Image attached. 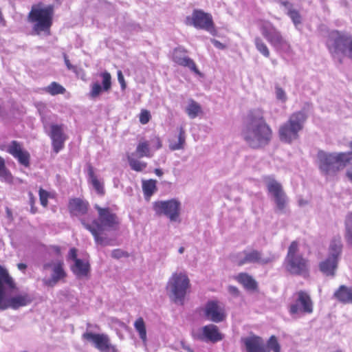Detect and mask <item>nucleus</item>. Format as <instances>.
I'll return each mask as SVG.
<instances>
[{"instance_id": "de8ad7c7", "label": "nucleus", "mask_w": 352, "mask_h": 352, "mask_svg": "<svg viewBox=\"0 0 352 352\" xmlns=\"http://www.w3.org/2000/svg\"><path fill=\"white\" fill-rule=\"evenodd\" d=\"M29 196H30V204L31 206L30 212L32 214H35L37 211V208L34 206V204H35L34 197L31 192H29Z\"/></svg>"}, {"instance_id": "a878e982", "label": "nucleus", "mask_w": 352, "mask_h": 352, "mask_svg": "<svg viewBox=\"0 0 352 352\" xmlns=\"http://www.w3.org/2000/svg\"><path fill=\"white\" fill-rule=\"evenodd\" d=\"M223 335L219 332L217 326L213 324L205 325L201 329V334L197 336V339L210 341L215 343L223 340Z\"/></svg>"}, {"instance_id": "c9c22d12", "label": "nucleus", "mask_w": 352, "mask_h": 352, "mask_svg": "<svg viewBox=\"0 0 352 352\" xmlns=\"http://www.w3.org/2000/svg\"><path fill=\"white\" fill-rule=\"evenodd\" d=\"M265 349H268V352H281V346L278 338L274 335L271 336L267 340Z\"/></svg>"}, {"instance_id": "c03bdc74", "label": "nucleus", "mask_w": 352, "mask_h": 352, "mask_svg": "<svg viewBox=\"0 0 352 352\" xmlns=\"http://www.w3.org/2000/svg\"><path fill=\"white\" fill-rule=\"evenodd\" d=\"M151 118L149 111L146 109H142L139 115L140 122L142 124H147Z\"/></svg>"}, {"instance_id": "4c0bfd02", "label": "nucleus", "mask_w": 352, "mask_h": 352, "mask_svg": "<svg viewBox=\"0 0 352 352\" xmlns=\"http://www.w3.org/2000/svg\"><path fill=\"white\" fill-rule=\"evenodd\" d=\"M345 239L346 242L352 245V212L349 213L345 220Z\"/></svg>"}, {"instance_id": "ddd939ff", "label": "nucleus", "mask_w": 352, "mask_h": 352, "mask_svg": "<svg viewBox=\"0 0 352 352\" xmlns=\"http://www.w3.org/2000/svg\"><path fill=\"white\" fill-rule=\"evenodd\" d=\"M244 257L239 258V254L235 256V262L238 266H242L247 263H256L261 265H265L273 263L276 256L271 252H269L266 257L263 256L261 252L252 249L250 251L244 250L243 252Z\"/></svg>"}, {"instance_id": "6e6d98bb", "label": "nucleus", "mask_w": 352, "mask_h": 352, "mask_svg": "<svg viewBox=\"0 0 352 352\" xmlns=\"http://www.w3.org/2000/svg\"><path fill=\"white\" fill-rule=\"evenodd\" d=\"M65 65H66L67 67L69 69H74L73 65L70 63L69 60L67 57L65 58Z\"/></svg>"}, {"instance_id": "49530a36", "label": "nucleus", "mask_w": 352, "mask_h": 352, "mask_svg": "<svg viewBox=\"0 0 352 352\" xmlns=\"http://www.w3.org/2000/svg\"><path fill=\"white\" fill-rule=\"evenodd\" d=\"M111 256L115 258H120L123 256H128V254L121 250L116 249L112 251Z\"/></svg>"}, {"instance_id": "7ed1b4c3", "label": "nucleus", "mask_w": 352, "mask_h": 352, "mask_svg": "<svg viewBox=\"0 0 352 352\" xmlns=\"http://www.w3.org/2000/svg\"><path fill=\"white\" fill-rule=\"evenodd\" d=\"M95 208L98 212V219H94L91 223L86 222L85 219H81V223L91 233L96 243L107 245L106 237L102 236L101 234L104 230H118L120 226V219L109 207L102 208L96 205Z\"/></svg>"}, {"instance_id": "0eeeda50", "label": "nucleus", "mask_w": 352, "mask_h": 352, "mask_svg": "<svg viewBox=\"0 0 352 352\" xmlns=\"http://www.w3.org/2000/svg\"><path fill=\"white\" fill-rule=\"evenodd\" d=\"M307 119V115L304 111L292 113L287 122L279 127L278 136L280 141L290 144L297 140Z\"/></svg>"}, {"instance_id": "a211bd4d", "label": "nucleus", "mask_w": 352, "mask_h": 352, "mask_svg": "<svg viewBox=\"0 0 352 352\" xmlns=\"http://www.w3.org/2000/svg\"><path fill=\"white\" fill-rule=\"evenodd\" d=\"M192 23L197 29L204 30L212 35L217 33L212 15L201 10H194Z\"/></svg>"}, {"instance_id": "e433bc0d", "label": "nucleus", "mask_w": 352, "mask_h": 352, "mask_svg": "<svg viewBox=\"0 0 352 352\" xmlns=\"http://www.w3.org/2000/svg\"><path fill=\"white\" fill-rule=\"evenodd\" d=\"M186 142V135L185 131L182 127L179 129V133L178 135V142L177 143H170L169 144V148L171 151L180 150L184 148V144Z\"/></svg>"}, {"instance_id": "2f4dec72", "label": "nucleus", "mask_w": 352, "mask_h": 352, "mask_svg": "<svg viewBox=\"0 0 352 352\" xmlns=\"http://www.w3.org/2000/svg\"><path fill=\"white\" fill-rule=\"evenodd\" d=\"M142 190L145 197L149 199L151 197L157 190L156 180L148 179L143 181L142 182Z\"/></svg>"}, {"instance_id": "338daca9", "label": "nucleus", "mask_w": 352, "mask_h": 352, "mask_svg": "<svg viewBox=\"0 0 352 352\" xmlns=\"http://www.w3.org/2000/svg\"><path fill=\"white\" fill-rule=\"evenodd\" d=\"M340 63H342V59L340 60Z\"/></svg>"}, {"instance_id": "f3484780", "label": "nucleus", "mask_w": 352, "mask_h": 352, "mask_svg": "<svg viewBox=\"0 0 352 352\" xmlns=\"http://www.w3.org/2000/svg\"><path fill=\"white\" fill-rule=\"evenodd\" d=\"M85 340L91 342L94 346L101 352H116L115 346L112 345L108 335L105 333H94L87 331L82 335Z\"/></svg>"}, {"instance_id": "f257e3e1", "label": "nucleus", "mask_w": 352, "mask_h": 352, "mask_svg": "<svg viewBox=\"0 0 352 352\" xmlns=\"http://www.w3.org/2000/svg\"><path fill=\"white\" fill-rule=\"evenodd\" d=\"M272 130L266 122L261 109L250 111L241 135L252 148L258 149L267 145L272 138Z\"/></svg>"}, {"instance_id": "72a5a7b5", "label": "nucleus", "mask_w": 352, "mask_h": 352, "mask_svg": "<svg viewBox=\"0 0 352 352\" xmlns=\"http://www.w3.org/2000/svg\"><path fill=\"white\" fill-rule=\"evenodd\" d=\"M44 91L52 96H56L65 94L66 89L59 83L52 82L47 87L44 88Z\"/></svg>"}, {"instance_id": "0e129e2a", "label": "nucleus", "mask_w": 352, "mask_h": 352, "mask_svg": "<svg viewBox=\"0 0 352 352\" xmlns=\"http://www.w3.org/2000/svg\"><path fill=\"white\" fill-rule=\"evenodd\" d=\"M283 4L285 6H287L289 4V3H288L287 1H286V2L283 3Z\"/></svg>"}, {"instance_id": "c85d7f7f", "label": "nucleus", "mask_w": 352, "mask_h": 352, "mask_svg": "<svg viewBox=\"0 0 352 352\" xmlns=\"http://www.w3.org/2000/svg\"><path fill=\"white\" fill-rule=\"evenodd\" d=\"M87 174L94 188L99 195H103L104 194L103 184L98 180L95 175L94 167L90 164L87 165Z\"/></svg>"}, {"instance_id": "5701e85b", "label": "nucleus", "mask_w": 352, "mask_h": 352, "mask_svg": "<svg viewBox=\"0 0 352 352\" xmlns=\"http://www.w3.org/2000/svg\"><path fill=\"white\" fill-rule=\"evenodd\" d=\"M67 208L71 216L81 217L87 214L89 204L80 197H73L69 199Z\"/></svg>"}, {"instance_id": "2eb2a0df", "label": "nucleus", "mask_w": 352, "mask_h": 352, "mask_svg": "<svg viewBox=\"0 0 352 352\" xmlns=\"http://www.w3.org/2000/svg\"><path fill=\"white\" fill-rule=\"evenodd\" d=\"M153 208L157 215L164 214L170 221H176L179 216L180 203L175 199L155 201Z\"/></svg>"}, {"instance_id": "e2e57ef3", "label": "nucleus", "mask_w": 352, "mask_h": 352, "mask_svg": "<svg viewBox=\"0 0 352 352\" xmlns=\"http://www.w3.org/2000/svg\"><path fill=\"white\" fill-rule=\"evenodd\" d=\"M349 146L352 150V141L349 142Z\"/></svg>"}, {"instance_id": "7c9ffc66", "label": "nucleus", "mask_w": 352, "mask_h": 352, "mask_svg": "<svg viewBox=\"0 0 352 352\" xmlns=\"http://www.w3.org/2000/svg\"><path fill=\"white\" fill-rule=\"evenodd\" d=\"M135 153L139 157H152L148 142L146 140L140 141L136 147Z\"/></svg>"}, {"instance_id": "4d7b16f0", "label": "nucleus", "mask_w": 352, "mask_h": 352, "mask_svg": "<svg viewBox=\"0 0 352 352\" xmlns=\"http://www.w3.org/2000/svg\"><path fill=\"white\" fill-rule=\"evenodd\" d=\"M157 145H156V149H159L162 147V142L160 140V139L159 138H157Z\"/></svg>"}, {"instance_id": "8fccbe9b", "label": "nucleus", "mask_w": 352, "mask_h": 352, "mask_svg": "<svg viewBox=\"0 0 352 352\" xmlns=\"http://www.w3.org/2000/svg\"><path fill=\"white\" fill-rule=\"evenodd\" d=\"M228 292L230 294L234 296H238L240 294L239 289L236 287L232 285L228 287Z\"/></svg>"}, {"instance_id": "6ab92c4d", "label": "nucleus", "mask_w": 352, "mask_h": 352, "mask_svg": "<svg viewBox=\"0 0 352 352\" xmlns=\"http://www.w3.org/2000/svg\"><path fill=\"white\" fill-rule=\"evenodd\" d=\"M6 151L15 158L18 162L25 167H29L30 165V154L25 150L23 144L16 141L12 140L6 146Z\"/></svg>"}, {"instance_id": "4be33fe9", "label": "nucleus", "mask_w": 352, "mask_h": 352, "mask_svg": "<svg viewBox=\"0 0 352 352\" xmlns=\"http://www.w3.org/2000/svg\"><path fill=\"white\" fill-rule=\"evenodd\" d=\"M50 138L54 151L58 153L63 147L67 136L64 133L63 124H52Z\"/></svg>"}, {"instance_id": "69168bd1", "label": "nucleus", "mask_w": 352, "mask_h": 352, "mask_svg": "<svg viewBox=\"0 0 352 352\" xmlns=\"http://www.w3.org/2000/svg\"><path fill=\"white\" fill-rule=\"evenodd\" d=\"M4 146L0 147L1 150H4Z\"/></svg>"}, {"instance_id": "5fc2aeb1", "label": "nucleus", "mask_w": 352, "mask_h": 352, "mask_svg": "<svg viewBox=\"0 0 352 352\" xmlns=\"http://www.w3.org/2000/svg\"><path fill=\"white\" fill-rule=\"evenodd\" d=\"M17 267L19 270L25 271L27 268V265L23 263H20L17 264Z\"/></svg>"}, {"instance_id": "f8f14e48", "label": "nucleus", "mask_w": 352, "mask_h": 352, "mask_svg": "<svg viewBox=\"0 0 352 352\" xmlns=\"http://www.w3.org/2000/svg\"><path fill=\"white\" fill-rule=\"evenodd\" d=\"M294 302L289 305L288 310L292 316L311 314L314 311V302L308 292L300 290L294 294Z\"/></svg>"}, {"instance_id": "603ef678", "label": "nucleus", "mask_w": 352, "mask_h": 352, "mask_svg": "<svg viewBox=\"0 0 352 352\" xmlns=\"http://www.w3.org/2000/svg\"><path fill=\"white\" fill-rule=\"evenodd\" d=\"M51 250H52L57 255H60V248L58 245H52L50 247Z\"/></svg>"}, {"instance_id": "dca6fc26", "label": "nucleus", "mask_w": 352, "mask_h": 352, "mask_svg": "<svg viewBox=\"0 0 352 352\" xmlns=\"http://www.w3.org/2000/svg\"><path fill=\"white\" fill-rule=\"evenodd\" d=\"M204 313L208 320L219 323L226 320V311L223 303L218 300H209L205 305Z\"/></svg>"}, {"instance_id": "cd10ccee", "label": "nucleus", "mask_w": 352, "mask_h": 352, "mask_svg": "<svg viewBox=\"0 0 352 352\" xmlns=\"http://www.w3.org/2000/svg\"><path fill=\"white\" fill-rule=\"evenodd\" d=\"M235 280L247 289L256 290L258 287L256 281L248 273H239L235 277Z\"/></svg>"}, {"instance_id": "412c9836", "label": "nucleus", "mask_w": 352, "mask_h": 352, "mask_svg": "<svg viewBox=\"0 0 352 352\" xmlns=\"http://www.w3.org/2000/svg\"><path fill=\"white\" fill-rule=\"evenodd\" d=\"M187 53V50L182 47H177L173 50V60L176 64L184 67H188L190 71L194 72L195 74L201 76V73L198 69L195 61L187 56L186 54Z\"/></svg>"}, {"instance_id": "39448f33", "label": "nucleus", "mask_w": 352, "mask_h": 352, "mask_svg": "<svg viewBox=\"0 0 352 352\" xmlns=\"http://www.w3.org/2000/svg\"><path fill=\"white\" fill-rule=\"evenodd\" d=\"M318 167L326 175H336L352 161V151L340 153H318Z\"/></svg>"}, {"instance_id": "f704fd0d", "label": "nucleus", "mask_w": 352, "mask_h": 352, "mask_svg": "<svg viewBox=\"0 0 352 352\" xmlns=\"http://www.w3.org/2000/svg\"><path fill=\"white\" fill-rule=\"evenodd\" d=\"M186 111L188 116L190 118L193 119L201 113V107L197 102L193 100H190L188 107H186Z\"/></svg>"}, {"instance_id": "bb28decb", "label": "nucleus", "mask_w": 352, "mask_h": 352, "mask_svg": "<svg viewBox=\"0 0 352 352\" xmlns=\"http://www.w3.org/2000/svg\"><path fill=\"white\" fill-rule=\"evenodd\" d=\"M333 296L340 302L352 304V288L341 285L335 292Z\"/></svg>"}, {"instance_id": "13d9d810", "label": "nucleus", "mask_w": 352, "mask_h": 352, "mask_svg": "<svg viewBox=\"0 0 352 352\" xmlns=\"http://www.w3.org/2000/svg\"><path fill=\"white\" fill-rule=\"evenodd\" d=\"M155 173L159 177H161L163 175L162 170L160 168H155Z\"/></svg>"}, {"instance_id": "1a4fd4ad", "label": "nucleus", "mask_w": 352, "mask_h": 352, "mask_svg": "<svg viewBox=\"0 0 352 352\" xmlns=\"http://www.w3.org/2000/svg\"><path fill=\"white\" fill-rule=\"evenodd\" d=\"M166 288L170 297L175 303L183 305L184 298L190 288V280L184 273H173L168 280Z\"/></svg>"}, {"instance_id": "aec40b11", "label": "nucleus", "mask_w": 352, "mask_h": 352, "mask_svg": "<svg viewBox=\"0 0 352 352\" xmlns=\"http://www.w3.org/2000/svg\"><path fill=\"white\" fill-rule=\"evenodd\" d=\"M50 267L52 268V275L51 278L44 279L43 283L47 287L55 286L59 280L66 277V273L63 269V262L58 261L56 263L49 262L43 265V268L44 270H47Z\"/></svg>"}, {"instance_id": "20e7f679", "label": "nucleus", "mask_w": 352, "mask_h": 352, "mask_svg": "<svg viewBox=\"0 0 352 352\" xmlns=\"http://www.w3.org/2000/svg\"><path fill=\"white\" fill-rule=\"evenodd\" d=\"M54 6L45 5L40 1L32 6L28 14V21L32 24V32L34 35H51L53 25Z\"/></svg>"}, {"instance_id": "052dcab7", "label": "nucleus", "mask_w": 352, "mask_h": 352, "mask_svg": "<svg viewBox=\"0 0 352 352\" xmlns=\"http://www.w3.org/2000/svg\"><path fill=\"white\" fill-rule=\"evenodd\" d=\"M188 352H194V351L190 349V347H185L184 348Z\"/></svg>"}, {"instance_id": "37998d69", "label": "nucleus", "mask_w": 352, "mask_h": 352, "mask_svg": "<svg viewBox=\"0 0 352 352\" xmlns=\"http://www.w3.org/2000/svg\"><path fill=\"white\" fill-rule=\"evenodd\" d=\"M38 195L41 206L46 208L48 206V199L52 197L50 193L42 188H40Z\"/></svg>"}, {"instance_id": "6e6552de", "label": "nucleus", "mask_w": 352, "mask_h": 352, "mask_svg": "<svg viewBox=\"0 0 352 352\" xmlns=\"http://www.w3.org/2000/svg\"><path fill=\"white\" fill-rule=\"evenodd\" d=\"M327 46L331 54L341 53L352 59V35L333 30L328 36Z\"/></svg>"}, {"instance_id": "c756f323", "label": "nucleus", "mask_w": 352, "mask_h": 352, "mask_svg": "<svg viewBox=\"0 0 352 352\" xmlns=\"http://www.w3.org/2000/svg\"><path fill=\"white\" fill-rule=\"evenodd\" d=\"M89 264L84 263L81 259H76L73 272L78 277L87 276L89 272Z\"/></svg>"}, {"instance_id": "a18cd8bd", "label": "nucleus", "mask_w": 352, "mask_h": 352, "mask_svg": "<svg viewBox=\"0 0 352 352\" xmlns=\"http://www.w3.org/2000/svg\"><path fill=\"white\" fill-rule=\"evenodd\" d=\"M276 94L278 99L283 101L286 100V94L285 91L281 87H276Z\"/></svg>"}, {"instance_id": "864d4df0", "label": "nucleus", "mask_w": 352, "mask_h": 352, "mask_svg": "<svg viewBox=\"0 0 352 352\" xmlns=\"http://www.w3.org/2000/svg\"><path fill=\"white\" fill-rule=\"evenodd\" d=\"M6 214H7L8 218L10 221H12L13 220V216H12V210L8 207H7L6 208Z\"/></svg>"}, {"instance_id": "f03ea898", "label": "nucleus", "mask_w": 352, "mask_h": 352, "mask_svg": "<svg viewBox=\"0 0 352 352\" xmlns=\"http://www.w3.org/2000/svg\"><path fill=\"white\" fill-rule=\"evenodd\" d=\"M16 289L13 278L4 267L0 265V311L8 309L16 310L32 302V297L28 293L13 295V292Z\"/></svg>"}, {"instance_id": "680f3d73", "label": "nucleus", "mask_w": 352, "mask_h": 352, "mask_svg": "<svg viewBox=\"0 0 352 352\" xmlns=\"http://www.w3.org/2000/svg\"><path fill=\"white\" fill-rule=\"evenodd\" d=\"M184 248H183V247L179 248V252L180 254H182L184 252Z\"/></svg>"}, {"instance_id": "423d86ee", "label": "nucleus", "mask_w": 352, "mask_h": 352, "mask_svg": "<svg viewBox=\"0 0 352 352\" xmlns=\"http://www.w3.org/2000/svg\"><path fill=\"white\" fill-rule=\"evenodd\" d=\"M283 267L291 275L309 276V261L300 253L299 243L297 241H293L289 245Z\"/></svg>"}, {"instance_id": "3c124183", "label": "nucleus", "mask_w": 352, "mask_h": 352, "mask_svg": "<svg viewBox=\"0 0 352 352\" xmlns=\"http://www.w3.org/2000/svg\"><path fill=\"white\" fill-rule=\"evenodd\" d=\"M69 256L76 263V259H78L77 258V250L74 248H71L69 252Z\"/></svg>"}, {"instance_id": "79ce46f5", "label": "nucleus", "mask_w": 352, "mask_h": 352, "mask_svg": "<svg viewBox=\"0 0 352 352\" xmlns=\"http://www.w3.org/2000/svg\"><path fill=\"white\" fill-rule=\"evenodd\" d=\"M287 15L290 17L296 27L301 24L302 17L298 10L291 8L288 10Z\"/></svg>"}, {"instance_id": "58836bf2", "label": "nucleus", "mask_w": 352, "mask_h": 352, "mask_svg": "<svg viewBox=\"0 0 352 352\" xmlns=\"http://www.w3.org/2000/svg\"><path fill=\"white\" fill-rule=\"evenodd\" d=\"M254 45L256 50L265 57L269 58L270 56V52L269 48L267 45L263 42V41L258 36L256 37L254 39Z\"/></svg>"}, {"instance_id": "09e8293b", "label": "nucleus", "mask_w": 352, "mask_h": 352, "mask_svg": "<svg viewBox=\"0 0 352 352\" xmlns=\"http://www.w3.org/2000/svg\"><path fill=\"white\" fill-rule=\"evenodd\" d=\"M118 81H119V82L120 84L122 89H123V90L125 89L126 86V82L124 80V76L122 74V72L120 70H119L118 72Z\"/></svg>"}, {"instance_id": "bf43d9fd", "label": "nucleus", "mask_w": 352, "mask_h": 352, "mask_svg": "<svg viewBox=\"0 0 352 352\" xmlns=\"http://www.w3.org/2000/svg\"><path fill=\"white\" fill-rule=\"evenodd\" d=\"M214 43L216 46H221V43L217 41H214Z\"/></svg>"}, {"instance_id": "4468645a", "label": "nucleus", "mask_w": 352, "mask_h": 352, "mask_svg": "<svg viewBox=\"0 0 352 352\" xmlns=\"http://www.w3.org/2000/svg\"><path fill=\"white\" fill-rule=\"evenodd\" d=\"M265 181L266 182L267 191L272 195L277 209L279 211H283L287 206V197L282 185L269 176L265 177Z\"/></svg>"}, {"instance_id": "9d476101", "label": "nucleus", "mask_w": 352, "mask_h": 352, "mask_svg": "<svg viewBox=\"0 0 352 352\" xmlns=\"http://www.w3.org/2000/svg\"><path fill=\"white\" fill-rule=\"evenodd\" d=\"M342 251L340 237L331 240L329 248V256L319 263V269L326 276H333L338 268L339 258Z\"/></svg>"}, {"instance_id": "473e14b6", "label": "nucleus", "mask_w": 352, "mask_h": 352, "mask_svg": "<svg viewBox=\"0 0 352 352\" xmlns=\"http://www.w3.org/2000/svg\"><path fill=\"white\" fill-rule=\"evenodd\" d=\"M135 330L138 332L140 338L145 344L147 341L146 324L142 317L138 318L134 322Z\"/></svg>"}, {"instance_id": "b1692460", "label": "nucleus", "mask_w": 352, "mask_h": 352, "mask_svg": "<svg viewBox=\"0 0 352 352\" xmlns=\"http://www.w3.org/2000/svg\"><path fill=\"white\" fill-rule=\"evenodd\" d=\"M102 78V85L98 82H94L91 86L89 96L96 98L100 96L102 91L108 92L111 89V76L109 72L105 71L100 74Z\"/></svg>"}, {"instance_id": "9b49d317", "label": "nucleus", "mask_w": 352, "mask_h": 352, "mask_svg": "<svg viewBox=\"0 0 352 352\" xmlns=\"http://www.w3.org/2000/svg\"><path fill=\"white\" fill-rule=\"evenodd\" d=\"M260 30L263 37L276 50L287 54L292 52L290 43L271 23L263 22Z\"/></svg>"}, {"instance_id": "ea45409f", "label": "nucleus", "mask_w": 352, "mask_h": 352, "mask_svg": "<svg viewBox=\"0 0 352 352\" xmlns=\"http://www.w3.org/2000/svg\"><path fill=\"white\" fill-rule=\"evenodd\" d=\"M127 160L132 170L137 172L142 171L147 166L146 162H140L134 159L131 155L127 156Z\"/></svg>"}, {"instance_id": "a19ab883", "label": "nucleus", "mask_w": 352, "mask_h": 352, "mask_svg": "<svg viewBox=\"0 0 352 352\" xmlns=\"http://www.w3.org/2000/svg\"><path fill=\"white\" fill-rule=\"evenodd\" d=\"M0 177L7 182H11L12 179V175L6 168L5 160L1 156H0Z\"/></svg>"}, {"instance_id": "393cba45", "label": "nucleus", "mask_w": 352, "mask_h": 352, "mask_svg": "<svg viewBox=\"0 0 352 352\" xmlns=\"http://www.w3.org/2000/svg\"><path fill=\"white\" fill-rule=\"evenodd\" d=\"M241 342L243 344L246 352H268V349H265L263 338L258 336L252 335L242 338Z\"/></svg>"}]
</instances>
